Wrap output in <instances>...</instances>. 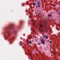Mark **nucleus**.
<instances>
[{"label":"nucleus","mask_w":60,"mask_h":60,"mask_svg":"<svg viewBox=\"0 0 60 60\" xmlns=\"http://www.w3.org/2000/svg\"><path fill=\"white\" fill-rule=\"evenodd\" d=\"M41 42L43 44H45V40H42Z\"/></svg>","instance_id":"obj_1"},{"label":"nucleus","mask_w":60,"mask_h":60,"mask_svg":"<svg viewBox=\"0 0 60 60\" xmlns=\"http://www.w3.org/2000/svg\"><path fill=\"white\" fill-rule=\"evenodd\" d=\"M38 7H40V2L39 1H38Z\"/></svg>","instance_id":"obj_2"},{"label":"nucleus","mask_w":60,"mask_h":60,"mask_svg":"<svg viewBox=\"0 0 60 60\" xmlns=\"http://www.w3.org/2000/svg\"><path fill=\"white\" fill-rule=\"evenodd\" d=\"M43 36L44 37V38H45V39H47V38H48V36H47L46 35H45V36Z\"/></svg>","instance_id":"obj_3"},{"label":"nucleus","mask_w":60,"mask_h":60,"mask_svg":"<svg viewBox=\"0 0 60 60\" xmlns=\"http://www.w3.org/2000/svg\"><path fill=\"white\" fill-rule=\"evenodd\" d=\"M32 42L31 41H30L28 42V43L30 44Z\"/></svg>","instance_id":"obj_4"},{"label":"nucleus","mask_w":60,"mask_h":60,"mask_svg":"<svg viewBox=\"0 0 60 60\" xmlns=\"http://www.w3.org/2000/svg\"><path fill=\"white\" fill-rule=\"evenodd\" d=\"M40 26L41 27H42V25H40Z\"/></svg>","instance_id":"obj_5"},{"label":"nucleus","mask_w":60,"mask_h":60,"mask_svg":"<svg viewBox=\"0 0 60 60\" xmlns=\"http://www.w3.org/2000/svg\"><path fill=\"white\" fill-rule=\"evenodd\" d=\"M35 3H34L33 4V5H35Z\"/></svg>","instance_id":"obj_6"},{"label":"nucleus","mask_w":60,"mask_h":60,"mask_svg":"<svg viewBox=\"0 0 60 60\" xmlns=\"http://www.w3.org/2000/svg\"><path fill=\"white\" fill-rule=\"evenodd\" d=\"M50 16V15L49 14L48 15V16H49H49Z\"/></svg>","instance_id":"obj_7"},{"label":"nucleus","mask_w":60,"mask_h":60,"mask_svg":"<svg viewBox=\"0 0 60 60\" xmlns=\"http://www.w3.org/2000/svg\"><path fill=\"white\" fill-rule=\"evenodd\" d=\"M51 42H51V41H50V43H51Z\"/></svg>","instance_id":"obj_8"},{"label":"nucleus","mask_w":60,"mask_h":60,"mask_svg":"<svg viewBox=\"0 0 60 60\" xmlns=\"http://www.w3.org/2000/svg\"><path fill=\"white\" fill-rule=\"evenodd\" d=\"M59 14L60 15V13H59Z\"/></svg>","instance_id":"obj_9"},{"label":"nucleus","mask_w":60,"mask_h":60,"mask_svg":"<svg viewBox=\"0 0 60 60\" xmlns=\"http://www.w3.org/2000/svg\"><path fill=\"white\" fill-rule=\"evenodd\" d=\"M38 44V45H39V44Z\"/></svg>","instance_id":"obj_10"}]
</instances>
